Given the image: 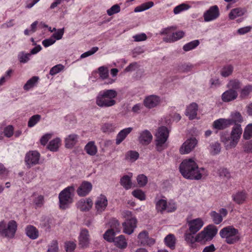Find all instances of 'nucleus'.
<instances>
[{"label":"nucleus","instance_id":"1","mask_svg":"<svg viewBox=\"0 0 252 252\" xmlns=\"http://www.w3.org/2000/svg\"><path fill=\"white\" fill-rule=\"evenodd\" d=\"M182 176L188 179L199 180L202 177L203 168H199L196 162L191 159L183 160L179 166Z\"/></svg>","mask_w":252,"mask_h":252},{"label":"nucleus","instance_id":"2","mask_svg":"<svg viewBox=\"0 0 252 252\" xmlns=\"http://www.w3.org/2000/svg\"><path fill=\"white\" fill-rule=\"evenodd\" d=\"M117 96V93L114 90H106L100 92L95 99L96 105L100 107H109L115 105L114 98Z\"/></svg>","mask_w":252,"mask_h":252},{"label":"nucleus","instance_id":"3","mask_svg":"<svg viewBox=\"0 0 252 252\" xmlns=\"http://www.w3.org/2000/svg\"><path fill=\"white\" fill-rule=\"evenodd\" d=\"M220 236L225 239V242L228 244H233L240 239V234L237 229L233 226H227L220 231Z\"/></svg>","mask_w":252,"mask_h":252},{"label":"nucleus","instance_id":"4","mask_svg":"<svg viewBox=\"0 0 252 252\" xmlns=\"http://www.w3.org/2000/svg\"><path fill=\"white\" fill-rule=\"evenodd\" d=\"M74 190L73 186H69L64 189L60 193L59 198L60 207L61 209H66L72 203Z\"/></svg>","mask_w":252,"mask_h":252},{"label":"nucleus","instance_id":"5","mask_svg":"<svg viewBox=\"0 0 252 252\" xmlns=\"http://www.w3.org/2000/svg\"><path fill=\"white\" fill-rule=\"evenodd\" d=\"M17 228V223L15 220L9 221L6 225L4 221H0V236L8 239L13 238Z\"/></svg>","mask_w":252,"mask_h":252},{"label":"nucleus","instance_id":"6","mask_svg":"<svg viewBox=\"0 0 252 252\" xmlns=\"http://www.w3.org/2000/svg\"><path fill=\"white\" fill-rule=\"evenodd\" d=\"M169 136V130L166 126H162L158 128L156 133V148L158 151L161 152L164 148L163 145L167 141Z\"/></svg>","mask_w":252,"mask_h":252},{"label":"nucleus","instance_id":"7","mask_svg":"<svg viewBox=\"0 0 252 252\" xmlns=\"http://www.w3.org/2000/svg\"><path fill=\"white\" fill-rule=\"evenodd\" d=\"M217 231L218 229L216 226L209 225L198 234V238L200 239V242L211 241L216 235Z\"/></svg>","mask_w":252,"mask_h":252},{"label":"nucleus","instance_id":"8","mask_svg":"<svg viewBox=\"0 0 252 252\" xmlns=\"http://www.w3.org/2000/svg\"><path fill=\"white\" fill-rule=\"evenodd\" d=\"M40 155L36 151H31L26 155L25 161L28 168L39 163Z\"/></svg>","mask_w":252,"mask_h":252},{"label":"nucleus","instance_id":"9","mask_svg":"<svg viewBox=\"0 0 252 252\" xmlns=\"http://www.w3.org/2000/svg\"><path fill=\"white\" fill-rule=\"evenodd\" d=\"M242 133V128L240 124H235L233 127L230 134V146L234 147L237 144Z\"/></svg>","mask_w":252,"mask_h":252},{"label":"nucleus","instance_id":"10","mask_svg":"<svg viewBox=\"0 0 252 252\" xmlns=\"http://www.w3.org/2000/svg\"><path fill=\"white\" fill-rule=\"evenodd\" d=\"M220 16L219 9L217 5L211 6L203 14L204 21L210 22L217 19Z\"/></svg>","mask_w":252,"mask_h":252},{"label":"nucleus","instance_id":"11","mask_svg":"<svg viewBox=\"0 0 252 252\" xmlns=\"http://www.w3.org/2000/svg\"><path fill=\"white\" fill-rule=\"evenodd\" d=\"M197 144V140L195 138L187 139L180 148L181 154H187L190 153Z\"/></svg>","mask_w":252,"mask_h":252},{"label":"nucleus","instance_id":"12","mask_svg":"<svg viewBox=\"0 0 252 252\" xmlns=\"http://www.w3.org/2000/svg\"><path fill=\"white\" fill-rule=\"evenodd\" d=\"M137 221L135 218L126 219V221L122 223L124 228L123 232L128 235L131 234L137 227Z\"/></svg>","mask_w":252,"mask_h":252},{"label":"nucleus","instance_id":"13","mask_svg":"<svg viewBox=\"0 0 252 252\" xmlns=\"http://www.w3.org/2000/svg\"><path fill=\"white\" fill-rule=\"evenodd\" d=\"M227 213L228 212L226 209L221 208L219 210V213H217L215 211H211L210 215L214 223L216 224H219L222 222L223 217L226 216Z\"/></svg>","mask_w":252,"mask_h":252},{"label":"nucleus","instance_id":"14","mask_svg":"<svg viewBox=\"0 0 252 252\" xmlns=\"http://www.w3.org/2000/svg\"><path fill=\"white\" fill-rule=\"evenodd\" d=\"M189 231L196 233L202 227L204 223L200 218H197L188 221Z\"/></svg>","mask_w":252,"mask_h":252},{"label":"nucleus","instance_id":"15","mask_svg":"<svg viewBox=\"0 0 252 252\" xmlns=\"http://www.w3.org/2000/svg\"><path fill=\"white\" fill-rule=\"evenodd\" d=\"M108 205V200L106 197L101 194L97 198L95 202V207L98 213H101L104 211Z\"/></svg>","mask_w":252,"mask_h":252},{"label":"nucleus","instance_id":"16","mask_svg":"<svg viewBox=\"0 0 252 252\" xmlns=\"http://www.w3.org/2000/svg\"><path fill=\"white\" fill-rule=\"evenodd\" d=\"M232 124V121L230 119L220 118L214 122L213 126L215 129L221 130L229 127Z\"/></svg>","mask_w":252,"mask_h":252},{"label":"nucleus","instance_id":"17","mask_svg":"<svg viewBox=\"0 0 252 252\" xmlns=\"http://www.w3.org/2000/svg\"><path fill=\"white\" fill-rule=\"evenodd\" d=\"M92 189V184L88 181H84L77 189V193L80 196H85L91 191Z\"/></svg>","mask_w":252,"mask_h":252},{"label":"nucleus","instance_id":"18","mask_svg":"<svg viewBox=\"0 0 252 252\" xmlns=\"http://www.w3.org/2000/svg\"><path fill=\"white\" fill-rule=\"evenodd\" d=\"M160 102V98L157 95H150L145 98L144 104L145 107L148 108H152L157 106Z\"/></svg>","mask_w":252,"mask_h":252},{"label":"nucleus","instance_id":"19","mask_svg":"<svg viewBox=\"0 0 252 252\" xmlns=\"http://www.w3.org/2000/svg\"><path fill=\"white\" fill-rule=\"evenodd\" d=\"M153 138V136L151 132L148 130H145L140 133L138 138L139 142L143 145H149Z\"/></svg>","mask_w":252,"mask_h":252},{"label":"nucleus","instance_id":"20","mask_svg":"<svg viewBox=\"0 0 252 252\" xmlns=\"http://www.w3.org/2000/svg\"><path fill=\"white\" fill-rule=\"evenodd\" d=\"M156 209L158 211L163 212L165 210H167L168 212H171L175 211L176 209L173 206L172 209L169 208V206H167L166 201L164 199H159L156 202Z\"/></svg>","mask_w":252,"mask_h":252},{"label":"nucleus","instance_id":"21","mask_svg":"<svg viewBox=\"0 0 252 252\" xmlns=\"http://www.w3.org/2000/svg\"><path fill=\"white\" fill-rule=\"evenodd\" d=\"M79 245L85 248L88 246L89 243V234L87 229H83L81 230L79 238Z\"/></svg>","mask_w":252,"mask_h":252},{"label":"nucleus","instance_id":"22","mask_svg":"<svg viewBox=\"0 0 252 252\" xmlns=\"http://www.w3.org/2000/svg\"><path fill=\"white\" fill-rule=\"evenodd\" d=\"M184 35L185 32L182 31H179L173 32L170 36L163 37V40L165 42L171 43L181 39Z\"/></svg>","mask_w":252,"mask_h":252},{"label":"nucleus","instance_id":"23","mask_svg":"<svg viewBox=\"0 0 252 252\" xmlns=\"http://www.w3.org/2000/svg\"><path fill=\"white\" fill-rule=\"evenodd\" d=\"M237 96V91L232 89H229L222 94L221 99L224 102H229L235 99Z\"/></svg>","mask_w":252,"mask_h":252},{"label":"nucleus","instance_id":"24","mask_svg":"<svg viewBox=\"0 0 252 252\" xmlns=\"http://www.w3.org/2000/svg\"><path fill=\"white\" fill-rule=\"evenodd\" d=\"M197 110V104L196 103H192L187 107L186 115L189 116L190 120H193L196 117Z\"/></svg>","mask_w":252,"mask_h":252},{"label":"nucleus","instance_id":"25","mask_svg":"<svg viewBox=\"0 0 252 252\" xmlns=\"http://www.w3.org/2000/svg\"><path fill=\"white\" fill-rule=\"evenodd\" d=\"M26 234L30 239L34 240L39 236L38 230L35 227L32 225H28L25 229Z\"/></svg>","mask_w":252,"mask_h":252},{"label":"nucleus","instance_id":"26","mask_svg":"<svg viewBox=\"0 0 252 252\" xmlns=\"http://www.w3.org/2000/svg\"><path fill=\"white\" fill-rule=\"evenodd\" d=\"M79 136L75 134L69 135L65 139V146L66 148H72L77 142Z\"/></svg>","mask_w":252,"mask_h":252},{"label":"nucleus","instance_id":"27","mask_svg":"<svg viewBox=\"0 0 252 252\" xmlns=\"http://www.w3.org/2000/svg\"><path fill=\"white\" fill-rule=\"evenodd\" d=\"M195 234L189 231V232H186L184 235L185 241L191 247H193V245L195 242H200V239L198 238V234L195 237H194L193 235Z\"/></svg>","mask_w":252,"mask_h":252},{"label":"nucleus","instance_id":"28","mask_svg":"<svg viewBox=\"0 0 252 252\" xmlns=\"http://www.w3.org/2000/svg\"><path fill=\"white\" fill-rule=\"evenodd\" d=\"M132 128L127 127L121 130L118 134L116 139V144L119 145L132 131Z\"/></svg>","mask_w":252,"mask_h":252},{"label":"nucleus","instance_id":"29","mask_svg":"<svg viewBox=\"0 0 252 252\" xmlns=\"http://www.w3.org/2000/svg\"><path fill=\"white\" fill-rule=\"evenodd\" d=\"M114 245L118 248L123 249L127 247V242L125 236L121 235L118 237H115L114 241Z\"/></svg>","mask_w":252,"mask_h":252},{"label":"nucleus","instance_id":"30","mask_svg":"<svg viewBox=\"0 0 252 252\" xmlns=\"http://www.w3.org/2000/svg\"><path fill=\"white\" fill-rule=\"evenodd\" d=\"M247 10L245 8H236L232 9L229 14V17L230 19L233 20L237 17L243 15Z\"/></svg>","mask_w":252,"mask_h":252},{"label":"nucleus","instance_id":"31","mask_svg":"<svg viewBox=\"0 0 252 252\" xmlns=\"http://www.w3.org/2000/svg\"><path fill=\"white\" fill-rule=\"evenodd\" d=\"M86 153L90 156H94L97 152V149L94 141L88 142L85 147Z\"/></svg>","mask_w":252,"mask_h":252},{"label":"nucleus","instance_id":"32","mask_svg":"<svg viewBox=\"0 0 252 252\" xmlns=\"http://www.w3.org/2000/svg\"><path fill=\"white\" fill-rule=\"evenodd\" d=\"M234 201L238 204H242L246 198V193L243 191L238 192L232 195Z\"/></svg>","mask_w":252,"mask_h":252},{"label":"nucleus","instance_id":"33","mask_svg":"<svg viewBox=\"0 0 252 252\" xmlns=\"http://www.w3.org/2000/svg\"><path fill=\"white\" fill-rule=\"evenodd\" d=\"M164 242L166 245L171 249H174L176 238L172 234H169L164 238Z\"/></svg>","mask_w":252,"mask_h":252},{"label":"nucleus","instance_id":"34","mask_svg":"<svg viewBox=\"0 0 252 252\" xmlns=\"http://www.w3.org/2000/svg\"><path fill=\"white\" fill-rule=\"evenodd\" d=\"M60 145L61 140L60 138H57L49 142L47 148L51 151L56 152L58 150Z\"/></svg>","mask_w":252,"mask_h":252},{"label":"nucleus","instance_id":"35","mask_svg":"<svg viewBox=\"0 0 252 252\" xmlns=\"http://www.w3.org/2000/svg\"><path fill=\"white\" fill-rule=\"evenodd\" d=\"M139 153L135 151H129L126 153L125 159L130 162H134L139 158Z\"/></svg>","mask_w":252,"mask_h":252},{"label":"nucleus","instance_id":"36","mask_svg":"<svg viewBox=\"0 0 252 252\" xmlns=\"http://www.w3.org/2000/svg\"><path fill=\"white\" fill-rule=\"evenodd\" d=\"M242 86L241 82L238 79H234L230 80L227 85L229 89H232L236 91L239 90Z\"/></svg>","mask_w":252,"mask_h":252},{"label":"nucleus","instance_id":"37","mask_svg":"<svg viewBox=\"0 0 252 252\" xmlns=\"http://www.w3.org/2000/svg\"><path fill=\"white\" fill-rule=\"evenodd\" d=\"M108 224L110 227L109 229H113V230L117 233H119L121 231V225L119 221L117 219L115 218L111 219L109 220Z\"/></svg>","mask_w":252,"mask_h":252},{"label":"nucleus","instance_id":"38","mask_svg":"<svg viewBox=\"0 0 252 252\" xmlns=\"http://www.w3.org/2000/svg\"><path fill=\"white\" fill-rule=\"evenodd\" d=\"M154 5V2L153 1H148L142 3L139 6L136 7L134 9L135 12H139L147 10L150 8L152 7Z\"/></svg>","mask_w":252,"mask_h":252},{"label":"nucleus","instance_id":"39","mask_svg":"<svg viewBox=\"0 0 252 252\" xmlns=\"http://www.w3.org/2000/svg\"><path fill=\"white\" fill-rule=\"evenodd\" d=\"M117 232L113 229H108L103 234V238L109 242H112L115 239V236Z\"/></svg>","mask_w":252,"mask_h":252},{"label":"nucleus","instance_id":"40","mask_svg":"<svg viewBox=\"0 0 252 252\" xmlns=\"http://www.w3.org/2000/svg\"><path fill=\"white\" fill-rule=\"evenodd\" d=\"M120 183L126 189H130L131 187L130 177L127 175L124 176L121 179Z\"/></svg>","mask_w":252,"mask_h":252},{"label":"nucleus","instance_id":"41","mask_svg":"<svg viewBox=\"0 0 252 252\" xmlns=\"http://www.w3.org/2000/svg\"><path fill=\"white\" fill-rule=\"evenodd\" d=\"M233 66L231 64L226 65L222 68L220 74L224 77H227L232 73Z\"/></svg>","mask_w":252,"mask_h":252},{"label":"nucleus","instance_id":"42","mask_svg":"<svg viewBox=\"0 0 252 252\" xmlns=\"http://www.w3.org/2000/svg\"><path fill=\"white\" fill-rule=\"evenodd\" d=\"M39 79L37 76H33L29 79L24 86L25 90L28 91L32 88Z\"/></svg>","mask_w":252,"mask_h":252},{"label":"nucleus","instance_id":"43","mask_svg":"<svg viewBox=\"0 0 252 252\" xmlns=\"http://www.w3.org/2000/svg\"><path fill=\"white\" fill-rule=\"evenodd\" d=\"M199 44V41L198 40H195L186 44L183 48L185 51H189L195 48Z\"/></svg>","mask_w":252,"mask_h":252},{"label":"nucleus","instance_id":"44","mask_svg":"<svg viewBox=\"0 0 252 252\" xmlns=\"http://www.w3.org/2000/svg\"><path fill=\"white\" fill-rule=\"evenodd\" d=\"M252 137V124H249L245 128L243 133V138L246 140L250 139Z\"/></svg>","mask_w":252,"mask_h":252},{"label":"nucleus","instance_id":"45","mask_svg":"<svg viewBox=\"0 0 252 252\" xmlns=\"http://www.w3.org/2000/svg\"><path fill=\"white\" fill-rule=\"evenodd\" d=\"M31 55L30 53H25L24 52H21L18 54V60L21 63H26L29 61Z\"/></svg>","mask_w":252,"mask_h":252},{"label":"nucleus","instance_id":"46","mask_svg":"<svg viewBox=\"0 0 252 252\" xmlns=\"http://www.w3.org/2000/svg\"><path fill=\"white\" fill-rule=\"evenodd\" d=\"M219 176L223 178L229 179L231 178V174L228 170L225 168H220L218 170Z\"/></svg>","mask_w":252,"mask_h":252},{"label":"nucleus","instance_id":"47","mask_svg":"<svg viewBox=\"0 0 252 252\" xmlns=\"http://www.w3.org/2000/svg\"><path fill=\"white\" fill-rule=\"evenodd\" d=\"M41 116L39 115H35L32 116L29 120L28 126L29 127H32L35 126L40 120Z\"/></svg>","mask_w":252,"mask_h":252},{"label":"nucleus","instance_id":"48","mask_svg":"<svg viewBox=\"0 0 252 252\" xmlns=\"http://www.w3.org/2000/svg\"><path fill=\"white\" fill-rule=\"evenodd\" d=\"M252 92V85H247L244 87L241 91L240 97L245 98L248 96Z\"/></svg>","mask_w":252,"mask_h":252},{"label":"nucleus","instance_id":"49","mask_svg":"<svg viewBox=\"0 0 252 252\" xmlns=\"http://www.w3.org/2000/svg\"><path fill=\"white\" fill-rule=\"evenodd\" d=\"M211 153L212 155H215L218 154L221 150L220 144L219 142H215L211 145Z\"/></svg>","mask_w":252,"mask_h":252},{"label":"nucleus","instance_id":"50","mask_svg":"<svg viewBox=\"0 0 252 252\" xmlns=\"http://www.w3.org/2000/svg\"><path fill=\"white\" fill-rule=\"evenodd\" d=\"M149 237V233L148 231L144 230L141 232L138 235V239H139V242L141 243V245H144V243L146 242V240L148 239Z\"/></svg>","mask_w":252,"mask_h":252},{"label":"nucleus","instance_id":"51","mask_svg":"<svg viewBox=\"0 0 252 252\" xmlns=\"http://www.w3.org/2000/svg\"><path fill=\"white\" fill-rule=\"evenodd\" d=\"M189 7L190 6L188 4H187L186 3H182L176 6L174 8L173 12L174 14H177L184 10L188 9L189 8Z\"/></svg>","mask_w":252,"mask_h":252},{"label":"nucleus","instance_id":"52","mask_svg":"<svg viewBox=\"0 0 252 252\" xmlns=\"http://www.w3.org/2000/svg\"><path fill=\"white\" fill-rule=\"evenodd\" d=\"M137 181L140 187H144L147 183V177L143 174L139 175L137 177Z\"/></svg>","mask_w":252,"mask_h":252},{"label":"nucleus","instance_id":"53","mask_svg":"<svg viewBox=\"0 0 252 252\" xmlns=\"http://www.w3.org/2000/svg\"><path fill=\"white\" fill-rule=\"evenodd\" d=\"M63 68L64 66L61 64L56 65L51 68L49 73L51 75H54L63 70Z\"/></svg>","mask_w":252,"mask_h":252},{"label":"nucleus","instance_id":"54","mask_svg":"<svg viewBox=\"0 0 252 252\" xmlns=\"http://www.w3.org/2000/svg\"><path fill=\"white\" fill-rule=\"evenodd\" d=\"M232 121V124H238V123H241L243 121V118L239 112H235L232 115V119H230Z\"/></svg>","mask_w":252,"mask_h":252},{"label":"nucleus","instance_id":"55","mask_svg":"<svg viewBox=\"0 0 252 252\" xmlns=\"http://www.w3.org/2000/svg\"><path fill=\"white\" fill-rule=\"evenodd\" d=\"M121 8L120 6L116 4L113 5L110 8L107 10V13L109 16H112L114 14L119 13L120 11Z\"/></svg>","mask_w":252,"mask_h":252},{"label":"nucleus","instance_id":"56","mask_svg":"<svg viewBox=\"0 0 252 252\" xmlns=\"http://www.w3.org/2000/svg\"><path fill=\"white\" fill-rule=\"evenodd\" d=\"M51 221L50 219L46 218L43 220L40 223L41 227L45 229L46 231H49L51 228Z\"/></svg>","mask_w":252,"mask_h":252},{"label":"nucleus","instance_id":"57","mask_svg":"<svg viewBox=\"0 0 252 252\" xmlns=\"http://www.w3.org/2000/svg\"><path fill=\"white\" fill-rule=\"evenodd\" d=\"M98 72L100 78L105 79L108 76V70L106 67L104 66H100L98 68Z\"/></svg>","mask_w":252,"mask_h":252},{"label":"nucleus","instance_id":"58","mask_svg":"<svg viewBox=\"0 0 252 252\" xmlns=\"http://www.w3.org/2000/svg\"><path fill=\"white\" fill-rule=\"evenodd\" d=\"M132 194L134 197L138 198L140 200H144L145 199V195L141 190H135L132 191Z\"/></svg>","mask_w":252,"mask_h":252},{"label":"nucleus","instance_id":"59","mask_svg":"<svg viewBox=\"0 0 252 252\" xmlns=\"http://www.w3.org/2000/svg\"><path fill=\"white\" fill-rule=\"evenodd\" d=\"M98 48L97 47H94L90 50L83 53L81 55L80 57H81V58H86L88 56L93 55L96 52H97L98 51Z\"/></svg>","mask_w":252,"mask_h":252},{"label":"nucleus","instance_id":"60","mask_svg":"<svg viewBox=\"0 0 252 252\" xmlns=\"http://www.w3.org/2000/svg\"><path fill=\"white\" fill-rule=\"evenodd\" d=\"M66 252H72L76 248V244L73 242H67L65 243Z\"/></svg>","mask_w":252,"mask_h":252},{"label":"nucleus","instance_id":"61","mask_svg":"<svg viewBox=\"0 0 252 252\" xmlns=\"http://www.w3.org/2000/svg\"><path fill=\"white\" fill-rule=\"evenodd\" d=\"M33 203L35 204L37 207H41L44 204V197L43 196L40 195L36 197Z\"/></svg>","mask_w":252,"mask_h":252},{"label":"nucleus","instance_id":"62","mask_svg":"<svg viewBox=\"0 0 252 252\" xmlns=\"http://www.w3.org/2000/svg\"><path fill=\"white\" fill-rule=\"evenodd\" d=\"M64 33V28L59 29L57 32L52 35V37L54 39L60 40L61 39Z\"/></svg>","mask_w":252,"mask_h":252},{"label":"nucleus","instance_id":"63","mask_svg":"<svg viewBox=\"0 0 252 252\" xmlns=\"http://www.w3.org/2000/svg\"><path fill=\"white\" fill-rule=\"evenodd\" d=\"M13 127L12 126H8L4 129V135L7 137H11L13 134Z\"/></svg>","mask_w":252,"mask_h":252},{"label":"nucleus","instance_id":"64","mask_svg":"<svg viewBox=\"0 0 252 252\" xmlns=\"http://www.w3.org/2000/svg\"><path fill=\"white\" fill-rule=\"evenodd\" d=\"M58 250V243L56 241H53L48 248L47 252H57Z\"/></svg>","mask_w":252,"mask_h":252}]
</instances>
